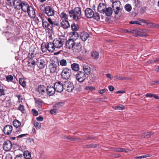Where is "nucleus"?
Listing matches in <instances>:
<instances>
[{
  "label": "nucleus",
  "instance_id": "1",
  "mask_svg": "<svg viewBox=\"0 0 159 159\" xmlns=\"http://www.w3.org/2000/svg\"><path fill=\"white\" fill-rule=\"evenodd\" d=\"M66 47L67 49H72L77 52H80L81 48V46L79 43H75L72 39H70L66 41Z\"/></svg>",
  "mask_w": 159,
  "mask_h": 159
},
{
  "label": "nucleus",
  "instance_id": "2",
  "mask_svg": "<svg viewBox=\"0 0 159 159\" xmlns=\"http://www.w3.org/2000/svg\"><path fill=\"white\" fill-rule=\"evenodd\" d=\"M68 12L70 17L75 21H79L82 17L81 9L79 7H75L73 10L69 11Z\"/></svg>",
  "mask_w": 159,
  "mask_h": 159
},
{
  "label": "nucleus",
  "instance_id": "3",
  "mask_svg": "<svg viewBox=\"0 0 159 159\" xmlns=\"http://www.w3.org/2000/svg\"><path fill=\"white\" fill-rule=\"evenodd\" d=\"M48 21L45 22L43 27L48 30L51 31L53 30V27L55 26H59L60 25L59 23L56 20H52L51 18L48 17L47 19Z\"/></svg>",
  "mask_w": 159,
  "mask_h": 159
},
{
  "label": "nucleus",
  "instance_id": "4",
  "mask_svg": "<svg viewBox=\"0 0 159 159\" xmlns=\"http://www.w3.org/2000/svg\"><path fill=\"white\" fill-rule=\"evenodd\" d=\"M41 48L42 51L46 52L48 50L50 52H52L54 51L55 47L53 43L49 42L48 43H43L41 45Z\"/></svg>",
  "mask_w": 159,
  "mask_h": 159
},
{
  "label": "nucleus",
  "instance_id": "5",
  "mask_svg": "<svg viewBox=\"0 0 159 159\" xmlns=\"http://www.w3.org/2000/svg\"><path fill=\"white\" fill-rule=\"evenodd\" d=\"M65 39L63 37H58L55 39L53 41L55 47L60 48L62 47L65 42Z\"/></svg>",
  "mask_w": 159,
  "mask_h": 159
},
{
  "label": "nucleus",
  "instance_id": "6",
  "mask_svg": "<svg viewBox=\"0 0 159 159\" xmlns=\"http://www.w3.org/2000/svg\"><path fill=\"white\" fill-rule=\"evenodd\" d=\"M112 3V7L113 10L116 15L118 14L121 10L120 8V6L121 5L120 2L119 0L111 2Z\"/></svg>",
  "mask_w": 159,
  "mask_h": 159
},
{
  "label": "nucleus",
  "instance_id": "7",
  "mask_svg": "<svg viewBox=\"0 0 159 159\" xmlns=\"http://www.w3.org/2000/svg\"><path fill=\"white\" fill-rule=\"evenodd\" d=\"M75 79L77 80L80 83L84 82L86 79V75L84 72L82 71H79L76 73L75 76Z\"/></svg>",
  "mask_w": 159,
  "mask_h": 159
},
{
  "label": "nucleus",
  "instance_id": "8",
  "mask_svg": "<svg viewBox=\"0 0 159 159\" xmlns=\"http://www.w3.org/2000/svg\"><path fill=\"white\" fill-rule=\"evenodd\" d=\"M71 74V70L68 68L63 69L61 72L62 78L65 80H68L70 77Z\"/></svg>",
  "mask_w": 159,
  "mask_h": 159
},
{
  "label": "nucleus",
  "instance_id": "9",
  "mask_svg": "<svg viewBox=\"0 0 159 159\" xmlns=\"http://www.w3.org/2000/svg\"><path fill=\"white\" fill-rule=\"evenodd\" d=\"M54 87L55 91L57 93L62 92L64 89V84L60 81L56 82L54 84Z\"/></svg>",
  "mask_w": 159,
  "mask_h": 159
},
{
  "label": "nucleus",
  "instance_id": "10",
  "mask_svg": "<svg viewBox=\"0 0 159 159\" xmlns=\"http://www.w3.org/2000/svg\"><path fill=\"white\" fill-rule=\"evenodd\" d=\"M46 87L43 85H39L37 90L38 94L40 96L45 95L46 94Z\"/></svg>",
  "mask_w": 159,
  "mask_h": 159
},
{
  "label": "nucleus",
  "instance_id": "11",
  "mask_svg": "<svg viewBox=\"0 0 159 159\" xmlns=\"http://www.w3.org/2000/svg\"><path fill=\"white\" fill-rule=\"evenodd\" d=\"M12 147V144L11 141L7 140L5 141L3 144V149L5 151L10 150Z\"/></svg>",
  "mask_w": 159,
  "mask_h": 159
},
{
  "label": "nucleus",
  "instance_id": "12",
  "mask_svg": "<svg viewBox=\"0 0 159 159\" xmlns=\"http://www.w3.org/2000/svg\"><path fill=\"white\" fill-rule=\"evenodd\" d=\"M44 12L48 16H53L55 14V11L50 6H46L44 8Z\"/></svg>",
  "mask_w": 159,
  "mask_h": 159
},
{
  "label": "nucleus",
  "instance_id": "13",
  "mask_svg": "<svg viewBox=\"0 0 159 159\" xmlns=\"http://www.w3.org/2000/svg\"><path fill=\"white\" fill-rule=\"evenodd\" d=\"M36 64L39 69H42L44 67L46 62L44 59L40 58L37 59Z\"/></svg>",
  "mask_w": 159,
  "mask_h": 159
},
{
  "label": "nucleus",
  "instance_id": "14",
  "mask_svg": "<svg viewBox=\"0 0 159 159\" xmlns=\"http://www.w3.org/2000/svg\"><path fill=\"white\" fill-rule=\"evenodd\" d=\"M64 85V89L68 92H72L74 88L73 84L69 82H65Z\"/></svg>",
  "mask_w": 159,
  "mask_h": 159
},
{
  "label": "nucleus",
  "instance_id": "15",
  "mask_svg": "<svg viewBox=\"0 0 159 159\" xmlns=\"http://www.w3.org/2000/svg\"><path fill=\"white\" fill-rule=\"evenodd\" d=\"M30 7L27 2L23 1L21 5L20 9H21L24 12H26V11H28V10L29 8Z\"/></svg>",
  "mask_w": 159,
  "mask_h": 159
},
{
  "label": "nucleus",
  "instance_id": "16",
  "mask_svg": "<svg viewBox=\"0 0 159 159\" xmlns=\"http://www.w3.org/2000/svg\"><path fill=\"white\" fill-rule=\"evenodd\" d=\"M55 91L54 87L52 86H48L46 87V93L49 96H52Z\"/></svg>",
  "mask_w": 159,
  "mask_h": 159
},
{
  "label": "nucleus",
  "instance_id": "17",
  "mask_svg": "<svg viewBox=\"0 0 159 159\" xmlns=\"http://www.w3.org/2000/svg\"><path fill=\"white\" fill-rule=\"evenodd\" d=\"M12 127L10 125H7L4 127L3 132L4 134L6 135H10L12 132Z\"/></svg>",
  "mask_w": 159,
  "mask_h": 159
},
{
  "label": "nucleus",
  "instance_id": "18",
  "mask_svg": "<svg viewBox=\"0 0 159 159\" xmlns=\"http://www.w3.org/2000/svg\"><path fill=\"white\" fill-rule=\"evenodd\" d=\"M85 16L88 18H90L93 16L94 12L90 8H86L85 11Z\"/></svg>",
  "mask_w": 159,
  "mask_h": 159
},
{
  "label": "nucleus",
  "instance_id": "19",
  "mask_svg": "<svg viewBox=\"0 0 159 159\" xmlns=\"http://www.w3.org/2000/svg\"><path fill=\"white\" fill-rule=\"evenodd\" d=\"M28 13L29 16L31 18L35 17L36 16L35 12L34 9L31 6L29 8L28 10V11H26Z\"/></svg>",
  "mask_w": 159,
  "mask_h": 159
},
{
  "label": "nucleus",
  "instance_id": "20",
  "mask_svg": "<svg viewBox=\"0 0 159 159\" xmlns=\"http://www.w3.org/2000/svg\"><path fill=\"white\" fill-rule=\"evenodd\" d=\"M106 8V5L103 3H100L98 7V11L101 13H104Z\"/></svg>",
  "mask_w": 159,
  "mask_h": 159
},
{
  "label": "nucleus",
  "instance_id": "21",
  "mask_svg": "<svg viewBox=\"0 0 159 159\" xmlns=\"http://www.w3.org/2000/svg\"><path fill=\"white\" fill-rule=\"evenodd\" d=\"M61 26L64 29H67L70 26L69 22L67 20H62L60 23Z\"/></svg>",
  "mask_w": 159,
  "mask_h": 159
},
{
  "label": "nucleus",
  "instance_id": "22",
  "mask_svg": "<svg viewBox=\"0 0 159 159\" xmlns=\"http://www.w3.org/2000/svg\"><path fill=\"white\" fill-rule=\"evenodd\" d=\"M48 68L50 72L53 73L56 72L57 70V66L54 63L50 64L48 66Z\"/></svg>",
  "mask_w": 159,
  "mask_h": 159
},
{
  "label": "nucleus",
  "instance_id": "23",
  "mask_svg": "<svg viewBox=\"0 0 159 159\" xmlns=\"http://www.w3.org/2000/svg\"><path fill=\"white\" fill-rule=\"evenodd\" d=\"M22 2L20 0H13V3L14 7L15 8L18 10H20V7Z\"/></svg>",
  "mask_w": 159,
  "mask_h": 159
},
{
  "label": "nucleus",
  "instance_id": "24",
  "mask_svg": "<svg viewBox=\"0 0 159 159\" xmlns=\"http://www.w3.org/2000/svg\"><path fill=\"white\" fill-rule=\"evenodd\" d=\"M13 125L16 128H18L17 130L18 131L20 130V129L22 126V125H21V123L17 120H15L13 121Z\"/></svg>",
  "mask_w": 159,
  "mask_h": 159
},
{
  "label": "nucleus",
  "instance_id": "25",
  "mask_svg": "<svg viewBox=\"0 0 159 159\" xmlns=\"http://www.w3.org/2000/svg\"><path fill=\"white\" fill-rule=\"evenodd\" d=\"M35 64V61L32 58H30L29 59L27 64L28 67L34 69Z\"/></svg>",
  "mask_w": 159,
  "mask_h": 159
},
{
  "label": "nucleus",
  "instance_id": "26",
  "mask_svg": "<svg viewBox=\"0 0 159 159\" xmlns=\"http://www.w3.org/2000/svg\"><path fill=\"white\" fill-rule=\"evenodd\" d=\"M89 34L85 32H83L80 34V37L84 41H86L89 38Z\"/></svg>",
  "mask_w": 159,
  "mask_h": 159
},
{
  "label": "nucleus",
  "instance_id": "27",
  "mask_svg": "<svg viewBox=\"0 0 159 159\" xmlns=\"http://www.w3.org/2000/svg\"><path fill=\"white\" fill-rule=\"evenodd\" d=\"M83 69L85 75H89L90 73L91 69L88 65H84Z\"/></svg>",
  "mask_w": 159,
  "mask_h": 159
},
{
  "label": "nucleus",
  "instance_id": "28",
  "mask_svg": "<svg viewBox=\"0 0 159 159\" xmlns=\"http://www.w3.org/2000/svg\"><path fill=\"white\" fill-rule=\"evenodd\" d=\"M39 16L42 20V25L43 26L45 24L44 23L46 22L48 17L46 16L44 14L42 13L39 14Z\"/></svg>",
  "mask_w": 159,
  "mask_h": 159
},
{
  "label": "nucleus",
  "instance_id": "29",
  "mask_svg": "<svg viewBox=\"0 0 159 159\" xmlns=\"http://www.w3.org/2000/svg\"><path fill=\"white\" fill-rule=\"evenodd\" d=\"M137 36L141 37H145L147 36V34L145 33V30L141 29H138V32L136 34Z\"/></svg>",
  "mask_w": 159,
  "mask_h": 159
},
{
  "label": "nucleus",
  "instance_id": "30",
  "mask_svg": "<svg viewBox=\"0 0 159 159\" xmlns=\"http://www.w3.org/2000/svg\"><path fill=\"white\" fill-rule=\"evenodd\" d=\"M129 151V150L128 149L122 148H116L114 149V151L118 152H127Z\"/></svg>",
  "mask_w": 159,
  "mask_h": 159
},
{
  "label": "nucleus",
  "instance_id": "31",
  "mask_svg": "<svg viewBox=\"0 0 159 159\" xmlns=\"http://www.w3.org/2000/svg\"><path fill=\"white\" fill-rule=\"evenodd\" d=\"M104 13H105L106 15L107 16H110L112 14V9L110 7H109L107 8H106L105 10V12Z\"/></svg>",
  "mask_w": 159,
  "mask_h": 159
},
{
  "label": "nucleus",
  "instance_id": "32",
  "mask_svg": "<svg viewBox=\"0 0 159 159\" xmlns=\"http://www.w3.org/2000/svg\"><path fill=\"white\" fill-rule=\"evenodd\" d=\"M71 67L72 69L75 71H77L79 70V64L76 63H74L72 64Z\"/></svg>",
  "mask_w": 159,
  "mask_h": 159
},
{
  "label": "nucleus",
  "instance_id": "33",
  "mask_svg": "<svg viewBox=\"0 0 159 159\" xmlns=\"http://www.w3.org/2000/svg\"><path fill=\"white\" fill-rule=\"evenodd\" d=\"M59 16L61 20H68V16L65 13L62 12L59 15Z\"/></svg>",
  "mask_w": 159,
  "mask_h": 159
},
{
  "label": "nucleus",
  "instance_id": "34",
  "mask_svg": "<svg viewBox=\"0 0 159 159\" xmlns=\"http://www.w3.org/2000/svg\"><path fill=\"white\" fill-rule=\"evenodd\" d=\"M71 28L72 30L75 31L78 30L79 28V25L75 23H72L71 25Z\"/></svg>",
  "mask_w": 159,
  "mask_h": 159
},
{
  "label": "nucleus",
  "instance_id": "35",
  "mask_svg": "<svg viewBox=\"0 0 159 159\" xmlns=\"http://www.w3.org/2000/svg\"><path fill=\"white\" fill-rule=\"evenodd\" d=\"M19 84L23 87L26 86V81L23 78H20L19 79Z\"/></svg>",
  "mask_w": 159,
  "mask_h": 159
},
{
  "label": "nucleus",
  "instance_id": "36",
  "mask_svg": "<svg viewBox=\"0 0 159 159\" xmlns=\"http://www.w3.org/2000/svg\"><path fill=\"white\" fill-rule=\"evenodd\" d=\"M26 159H30L31 156V153L28 151H25L24 152L23 157Z\"/></svg>",
  "mask_w": 159,
  "mask_h": 159
},
{
  "label": "nucleus",
  "instance_id": "37",
  "mask_svg": "<svg viewBox=\"0 0 159 159\" xmlns=\"http://www.w3.org/2000/svg\"><path fill=\"white\" fill-rule=\"evenodd\" d=\"M99 53L96 51H93L91 53V56L94 59H97L99 57Z\"/></svg>",
  "mask_w": 159,
  "mask_h": 159
},
{
  "label": "nucleus",
  "instance_id": "38",
  "mask_svg": "<svg viewBox=\"0 0 159 159\" xmlns=\"http://www.w3.org/2000/svg\"><path fill=\"white\" fill-rule=\"evenodd\" d=\"M63 104L62 102H57L55 104L53 107V108H55L57 111L61 106V104Z\"/></svg>",
  "mask_w": 159,
  "mask_h": 159
},
{
  "label": "nucleus",
  "instance_id": "39",
  "mask_svg": "<svg viewBox=\"0 0 159 159\" xmlns=\"http://www.w3.org/2000/svg\"><path fill=\"white\" fill-rule=\"evenodd\" d=\"M114 78L117 80H126L128 79L127 77H124L121 76H118L117 75H115L114 76Z\"/></svg>",
  "mask_w": 159,
  "mask_h": 159
},
{
  "label": "nucleus",
  "instance_id": "40",
  "mask_svg": "<svg viewBox=\"0 0 159 159\" xmlns=\"http://www.w3.org/2000/svg\"><path fill=\"white\" fill-rule=\"evenodd\" d=\"M138 29L135 28L130 29V34H132L133 35L136 36V34H137V32H138Z\"/></svg>",
  "mask_w": 159,
  "mask_h": 159
},
{
  "label": "nucleus",
  "instance_id": "41",
  "mask_svg": "<svg viewBox=\"0 0 159 159\" xmlns=\"http://www.w3.org/2000/svg\"><path fill=\"white\" fill-rule=\"evenodd\" d=\"M129 23L130 24H136L139 25H141V23H140L139 19H138L137 20H132L130 21Z\"/></svg>",
  "mask_w": 159,
  "mask_h": 159
},
{
  "label": "nucleus",
  "instance_id": "42",
  "mask_svg": "<svg viewBox=\"0 0 159 159\" xmlns=\"http://www.w3.org/2000/svg\"><path fill=\"white\" fill-rule=\"evenodd\" d=\"M92 18L97 20H99L100 19L99 15L98 12H94L93 16Z\"/></svg>",
  "mask_w": 159,
  "mask_h": 159
},
{
  "label": "nucleus",
  "instance_id": "43",
  "mask_svg": "<svg viewBox=\"0 0 159 159\" xmlns=\"http://www.w3.org/2000/svg\"><path fill=\"white\" fill-rule=\"evenodd\" d=\"M125 8L127 11L129 12L131 11L132 7L129 4H127L125 5Z\"/></svg>",
  "mask_w": 159,
  "mask_h": 159
},
{
  "label": "nucleus",
  "instance_id": "44",
  "mask_svg": "<svg viewBox=\"0 0 159 159\" xmlns=\"http://www.w3.org/2000/svg\"><path fill=\"white\" fill-rule=\"evenodd\" d=\"M124 107V106L123 105H121L120 106H114L112 108L115 110H123Z\"/></svg>",
  "mask_w": 159,
  "mask_h": 159
},
{
  "label": "nucleus",
  "instance_id": "45",
  "mask_svg": "<svg viewBox=\"0 0 159 159\" xmlns=\"http://www.w3.org/2000/svg\"><path fill=\"white\" fill-rule=\"evenodd\" d=\"M144 137L146 138H148L153 134V133L152 132H148L144 133Z\"/></svg>",
  "mask_w": 159,
  "mask_h": 159
},
{
  "label": "nucleus",
  "instance_id": "46",
  "mask_svg": "<svg viewBox=\"0 0 159 159\" xmlns=\"http://www.w3.org/2000/svg\"><path fill=\"white\" fill-rule=\"evenodd\" d=\"M18 109L21 111L22 113H24L25 109L23 105L20 104Z\"/></svg>",
  "mask_w": 159,
  "mask_h": 159
},
{
  "label": "nucleus",
  "instance_id": "47",
  "mask_svg": "<svg viewBox=\"0 0 159 159\" xmlns=\"http://www.w3.org/2000/svg\"><path fill=\"white\" fill-rule=\"evenodd\" d=\"M6 94L5 90L3 87L0 88V97L4 96Z\"/></svg>",
  "mask_w": 159,
  "mask_h": 159
},
{
  "label": "nucleus",
  "instance_id": "48",
  "mask_svg": "<svg viewBox=\"0 0 159 159\" xmlns=\"http://www.w3.org/2000/svg\"><path fill=\"white\" fill-rule=\"evenodd\" d=\"M150 156L148 154H147L146 155L142 156L139 157H135L134 158L135 159H141V158H146L147 157H149Z\"/></svg>",
  "mask_w": 159,
  "mask_h": 159
},
{
  "label": "nucleus",
  "instance_id": "49",
  "mask_svg": "<svg viewBox=\"0 0 159 159\" xmlns=\"http://www.w3.org/2000/svg\"><path fill=\"white\" fill-rule=\"evenodd\" d=\"M34 126L37 129H39L41 127V123L36 122L34 123Z\"/></svg>",
  "mask_w": 159,
  "mask_h": 159
},
{
  "label": "nucleus",
  "instance_id": "50",
  "mask_svg": "<svg viewBox=\"0 0 159 159\" xmlns=\"http://www.w3.org/2000/svg\"><path fill=\"white\" fill-rule=\"evenodd\" d=\"M85 89L88 90L93 91L95 90V88L94 87L88 86H86L85 88Z\"/></svg>",
  "mask_w": 159,
  "mask_h": 159
},
{
  "label": "nucleus",
  "instance_id": "51",
  "mask_svg": "<svg viewBox=\"0 0 159 159\" xmlns=\"http://www.w3.org/2000/svg\"><path fill=\"white\" fill-rule=\"evenodd\" d=\"M60 63L62 66H65L67 64L66 61L65 59H62L60 61Z\"/></svg>",
  "mask_w": 159,
  "mask_h": 159
},
{
  "label": "nucleus",
  "instance_id": "52",
  "mask_svg": "<svg viewBox=\"0 0 159 159\" xmlns=\"http://www.w3.org/2000/svg\"><path fill=\"white\" fill-rule=\"evenodd\" d=\"M39 108H41L42 107L43 102L42 101H37L36 102Z\"/></svg>",
  "mask_w": 159,
  "mask_h": 159
},
{
  "label": "nucleus",
  "instance_id": "53",
  "mask_svg": "<svg viewBox=\"0 0 159 159\" xmlns=\"http://www.w3.org/2000/svg\"><path fill=\"white\" fill-rule=\"evenodd\" d=\"M6 79L7 80L8 82H10V81H12L13 80V76L12 75H9L7 76L6 77Z\"/></svg>",
  "mask_w": 159,
  "mask_h": 159
},
{
  "label": "nucleus",
  "instance_id": "54",
  "mask_svg": "<svg viewBox=\"0 0 159 159\" xmlns=\"http://www.w3.org/2000/svg\"><path fill=\"white\" fill-rule=\"evenodd\" d=\"M15 96L18 99V102L20 103L22 102L23 99L21 96L20 95H16Z\"/></svg>",
  "mask_w": 159,
  "mask_h": 159
},
{
  "label": "nucleus",
  "instance_id": "55",
  "mask_svg": "<svg viewBox=\"0 0 159 159\" xmlns=\"http://www.w3.org/2000/svg\"><path fill=\"white\" fill-rule=\"evenodd\" d=\"M23 154H19L17 155L15 158V159H23Z\"/></svg>",
  "mask_w": 159,
  "mask_h": 159
},
{
  "label": "nucleus",
  "instance_id": "56",
  "mask_svg": "<svg viewBox=\"0 0 159 159\" xmlns=\"http://www.w3.org/2000/svg\"><path fill=\"white\" fill-rule=\"evenodd\" d=\"M87 147L88 148H95L97 147L98 146V144H90L87 145Z\"/></svg>",
  "mask_w": 159,
  "mask_h": 159
},
{
  "label": "nucleus",
  "instance_id": "57",
  "mask_svg": "<svg viewBox=\"0 0 159 159\" xmlns=\"http://www.w3.org/2000/svg\"><path fill=\"white\" fill-rule=\"evenodd\" d=\"M57 111V110H56L55 108H53V109H52L50 111V113L52 114L55 115L56 112Z\"/></svg>",
  "mask_w": 159,
  "mask_h": 159
},
{
  "label": "nucleus",
  "instance_id": "58",
  "mask_svg": "<svg viewBox=\"0 0 159 159\" xmlns=\"http://www.w3.org/2000/svg\"><path fill=\"white\" fill-rule=\"evenodd\" d=\"M32 112L33 115L34 116H37L38 115V113L37 111L35 109H33L32 110Z\"/></svg>",
  "mask_w": 159,
  "mask_h": 159
},
{
  "label": "nucleus",
  "instance_id": "59",
  "mask_svg": "<svg viewBox=\"0 0 159 159\" xmlns=\"http://www.w3.org/2000/svg\"><path fill=\"white\" fill-rule=\"evenodd\" d=\"M139 20H140V23L141 24V23H143L147 24L148 23V21H149L148 20H145L142 19H140Z\"/></svg>",
  "mask_w": 159,
  "mask_h": 159
},
{
  "label": "nucleus",
  "instance_id": "60",
  "mask_svg": "<svg viewBox=\"0 0 159 159\" xmlns=\"http://www.w3.org/2000/svg\"><path fill=\"white\" fill-rule=\"evenodd\" d=\"M6 159H12V156L11 154L10 153L7 154L6 155Z\"/></svg>",
  "mask_w": 159,
  "mask_h": 159
},
{
  "label": "nucleus",
  "instance_id": "61",
  "mask_svg": "<svg viewBox=\"0 0 159 159\" xmlns=\"http://www.w3.org/2000/svg\"><path fill=\"white\" fill-rule=\"evenodd\" d=\"M68 140H70L71 141L75 140L78 141L79 140H80V139L75 138H74L71 137L70 136H69V138Z\"/></svg>",
  "mask_w": 159,
  "mask_h": 159
},
{
  "label": "nucleus",
  "instance_id": "62",
  "mask_svg": "<svg viewBox=\"0 0 159 159\" xmlns=\"http://www.w3.org/2000/svg\"><path fill=\"white\" fill-rule=\"evenodd\" d=\"M108 88L110 91H113L114 89V87L113 86L111 85L109 86H108Z\"/></svg>",
  "mask_w": 159,
  "mask_h": 159
},
{
  "label": "nucleus",
  "instance_id": "63",
  "mask_svg": "<svg viewBox=\"0 0 159 159\" xmlns=\"http://www.w3.org/2000/svg\"><path fill=\"white\" fill-rule=\"evenodd\" d=\"M106 91V90L105 89L99 90H98V92L99 93L101 94H103L105 91Z\"/></svg>",
  "mask_w": 159,
  "mask_h": 159
},
{
  "label": "nucleus",
  "instance_id": "64",
  "mask_svg": "<svg viewBox=\"0 0 159 159\" xmlns=\"http://www.w3.org/2000/svg\"><path fill=\"white\" fill-rule=\"evenodd\" d=\"M36 119L38 121H42L43 120V118L42 117L40 116L37 117L36 118Z\"/></svg>",
  "mask_w": 159,
  "mask_h": 159
}]
</instances>
